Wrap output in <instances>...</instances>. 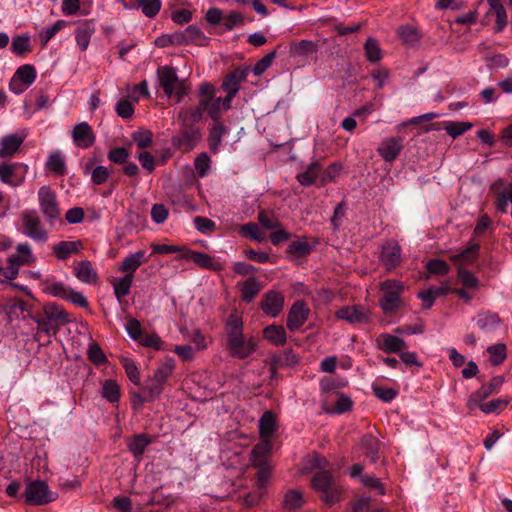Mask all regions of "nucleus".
I'll list each match as a JSON object with an SVG mask.
<instances>
[{
	"instance_id": "obj_1",
	"label": "nucleus",
	"mask_w": 512,
	"mask_h": 512,
	"mask_svg": "<svg viewBox=\"0 0 512 512\" xmlns=\"http://www.w3.org/2000/svg\"><path fill=\"white\" fill-rule=\"evenodd\" d=\"M243 326L242 318L236 313L228 316L224 326L226 349L232 358L239 360L250 357L257 348L255 338L243 333Z\"/></svg>"
},
{
	"instance_id": "obj_2",
	"label": "nucleus",
	"mask_w": 512,
	"mask_h": 512,
	"mask_svg": "<svg viewBox=\"0 0 512 512\" xmlns=\"http://www.w3.org/2000/svg\"><path fill=\"white\" fill-rule=\"evenodd\" d=\"M29 317L46 335H56L60 325L70 321L68 314L56 303H47L41 310L32 311Z\"/></svg>"
},
{
	"instance_id": "obj_3",
	"label": "nucleus",
	"mask_w": 512,
	"mask_h": 512,
	"mask_svg": "<svg viewBox=\"0 0 512 512\" xmlns=\"http://www.w3.org/2000/svg\"><path fill=\"white\" fill-rule=\"evenodd\" d=\"M311 485L320 493V499L326 505L332 506L342 499V486L328 470L317 471L311 479Z\"/></svg>"
},
{
	"instance_id": "obj_4",
	"label": "nucleus",
	"mask_w": 512,
	"mask_h": 512,
	"mask_svg": "<svg viewBox=\"0 0 512 512\" xmlns=\"http://www.w3.org/2000/svg\"><path fill=\"white\" fill-rule=\"evenodd\" d=\"M380 289L383 293L380 298V306L384 312H394L401 304V294L403 292V284L395 279H388L381 283Z\"/></svg>"
},
{
	"instance_id": "obj_5",
	"label": "nucleus",
	"mask_w": 512,
	"mask_h": 512,
	"mask_svg": "<svg viewBox=\"0 0 512 512\" xmlns=\"http://www.w3.org/2000/svg\"><path fill=\"white\" fill-rule=\"evenodd\" d=\"M21 229L25 236L36 242L44 243L48 239V232L34 210L23 213Z\"/></svg>"
},
{
	"instance_id": "obj_6",
	"label": "nucleus",
	"mask_w": 512,
	"mask_h": 512,
	"mask_svg": "<svg viewBox=\"0 0 512 512\" xmlns=\"http://www.w3.org/2000/svg\"><path fill=\"white\" fill-rule=\"evenodd\" d=\"M40 210L48 221L53 224L60 217V208L56 193L49 186H42L38 190Z\"/></svg>"
},
{
	"instance_id": "obj_7",
	"label": "nucleus",
	"mask_w": 512,
	"mask_h": 512,
	"mask_svg": "<svg viewBox=\"0 0 512 512\" xmlns=\"http://www.w3.org/2000/svg\"><path fill=\"white\" fill-rule=\"evenodd\" d=\"M249 71V67H239L234 69L224 78L222 89L227 92V95L224 98V104L226 108H231L232 100L238 93L241 83L247 78Z\"/></svg>"
},
{
	"instance_id": "obj_8",
	"label": "nucleus",
	"mask_w": 512,
	"mask_h": 512,
	"mask_svg": "<svg viewBox=\"0 0 512 512\" xmlns=\"http://www.w3.org/2000/svg\"><path fill=\"white\" fill-rule=\"evenodd\" d=\"M36 75L37 73L33 65L24 64L20 66L10 80V90L17 95L23 93L34 83Z\"/></svg>"
},
{
	"instance_id": "obj_9",
	"label": "nucleus",
	"mask_w": 512,
	"mask_h": 512,
	"mask_svg": "<svg viewBox=\"0 0 512 512\" xmlns=\"http://www.w3.org/2000/svg\"><path fill=\"white\" fill-rule=\"evenodd\" d=\"M25 501L31 505H44L54 500L53 494L49 491L44 481L36 480L29 482L25 489Z\"/></svg>"
},
{
	"instance_id": "obj_10",
	"label": "nucleus",
	"mask_w": 512,
	"mask_h": 512,
	"mask_svg": "<svg viewBox=\"0 0 512 512\" xmlns=\"http://www.w3.org/2000/svg\"><path fill=\"white\" fill-rule=\"evenodd\" d=\"M28 166L23 163L0 164V181L12 187L20 186L26 177Z\"/></svg>"
},
{
	"instance_id": "obj_11",
	"label": "nucleus",
	"mask_w": 512,
	"mask_h": 512,
	"mask_svg": "<svg viewBox=\"0 0 512 512\" xmlns=\"http://www.w3.org/2000/svg\"><path fill=\"white\" fill-rule=\"evenodd\" d=\"M504 383L502 376H494L488 384H483L478 390L474 391L468 398L467 407L470 410L476 409L483 400L491 394L496 393Z\"/></svg>"
},
{
	"instance_id": "obj_12",
	"label": "nucleus",
	"mask_w": 512,
	"mask_h": 512,
	"mask_svg": "<svg viewBox=\"0 0 512 512\" xmlns=\"http://www.w3.org/2000/svg\"><path fill=\"white\" fill-rule=\"evenodd\" d=\"M381 264L387 271L396 269L401 263V247L395 240H388L382 245L379 256Z\"/></svg>"
},
{
	"instance_id": "obj_13",
	"label": "nucleus",
	"mask_w": 512,
	"mask_h": 512,
	"mask_svg": "<svg viewBox=\"0 0 512 512\" xmlns=\"http://www.w3.org/2000/svg\"><path fill=\"white\" fill-rule=\"evenodd\" d=\"M309 314L310 309L304 300L295 301L287 315V328L290 331L299 330L308 320Z\"/></svg>"
},
{
	"instance_id": "obj_14",
	"label": "nucleus",
	"mask_w": 512,
	"mask_h": 512,
	"mask_svg": "<svg viewBox=\"0 0 512 512\" xmlns=\"http://www.w3.org/2000/svg\"><path fill=\"white\" fill-rule=\"evenodd\" d=\"M201 139V132L198 128L185 127L183 131L173 137L174 147L183 152L192 150Z\"/></svg>"
},
{
	"instance_id": "obj_15",
	"label": "nucleus",
	"mask_w": 512,
	"mask_h": 512,
	"mask_svg": "<svg viewBox=\"0 0 512 512\" xmlns=\"http://www.w3.org/2000/svg\"><path fill=\"white\" fill-rule=\"evenodd\" d=\"M72 139L77 147L87 149L93 146L96 136L92 127L87 122H81L74 126Z\"/></svg>"
},
{
	"instance_id": "obj_16",
	"label": "nucleus",
	"mask_w": 512,
	"mask_h": 512,
	"mask_svg": "<svg viewBox=\"0 0 512 512\" xmlns=\"http://www.w3.org/2000/svg\"><path fill=\"white\" fill-rule=\"evenodd\" d=\"M158 82L164 93L171 97L174 95L179 78L176 70L171 66H162L157 69Z\"/></svg>"
},
{
	"instance_id": "obj_17",
	"label": "nucleus",
	"mask_w": 512,
	"mask_h": 512,
	"mask_svg": "<svg viewBox=\"0 0 512 512\" xmlns=\"http://www.w3.org/2000/svg\"><path fill=\"white\" fill-rule=\"evenodd\" d=\"M283 306L284 296L274 290L266 292L260 303V307L263 312L270 317L278 316L282 311Z\"/></svg>"
},
{
	"instance_id": "obj_18",
	"label": "nucleus",
	"mask_w": 512,
	"mask_h": 512,
	"mask_svg": "<svg viewBox=\"0 0 512 512\" xmlns=\"http://www.w3.org/2000/svg\"><path fill=\"white\" fill-rule=\"evenodd\" d=\"M206 40L202 30L196 25L188 26L184 31L173 34L172 42L179 45L195 43L202 45Z\"/></svg>"
},
{
	"instance_id": "obj_19",
	"label": "nucleus",
	"mask_w": 512,
	"mask_h": 512,
	"mask_svg": "<svg viewBox=\"0 0 512 512\" xmlns=\"http://www.w3.org/2000/svg\"><path fill=\"white\" fill-rule=\"evenodd\" d=\"M402 149L403 139L391 137L380 143L377 152L386 162H392L399 156Z\"/></svg>"
},
{
	"instance_id": "obj_20",
	"label": "nucleus",
	"mask_w": 512,
	"mask_h": 512,
	"mask_svg": "<svg viewBox=\"0 0 512 512\" xmlns=\"http://www.w3.org/2000/svg\"><path fill=\"white\" fill-rule=\"evenodd\" d=\"M335 316L337 319L350 324L362 323L368 320L367 310L358 305L342 307L336 312Z\"/></svg>"
},
{
	"instance_id": "obj_21",
	"label": "nucleus",
	"mask_w": 512,
	"mask_h": 512,
	"mask_svg": "<svg viewBox=\"0 0 512 512\" xmlns=\"http://www.w3.org/2000/svg\"><path fill=\"white\" fill-rule=\"evenodd\" d=\"M272 449L271 440H261L256 444L250 456V461L253 467H262L270 465V452Z\"/></svg>"
},
{
	"instance_id": "obj_22",
	"label": "nucleus",
	"mask_w": 512,
	"mask_h": 512,
	"mask_svg": "<svg viewBox=\"0 0 512 512\" xmlns=\"http://www.w3.org/2000/svg\"><path fill=\"white\" fill-rule=\"evenodd\" d=\"M34 261L31 247L28 243H21L16 248V253L8 258L9 266L18 272L19 266L29 265Z\"/></svg>"
},
{
	"instance_id": "obj_23",
	"label": "nucleus",
	"mask_w": 512,
	"mask_h": 512,
	"mask_svg": "<svg viewBox=\"0 0 512 512\" xmlns=\"http://www.w3.org/2000/svg\"><path fill=\"white\" fill-rule=\"evenodd\" d=\"M146 252L144 250L136 251L126 256L118 267L119 272H123L124 275H130L134 277V273L137 269L146 262Z\"/></svg>"
},
{
	"instance_id": "obj_24",
	"label": "nucleus",
	"mask_w": 512,
	"mask_h": 512,
	"mask_svg": "<svg viewBox=\"0 0 512 512\" xmlns=\"http://www.w3.org/2000/svg\"><path fill=\"white\" fill-rule=\"evenodd\" d=\"M503 182L501 179L497 180L491 185V191L496 194L495 196V205L498 211L501 213L507 212L508 202H510V195L512 193V183H510L507 187L500 190Z\"/></svg>"
},
{
	"instance_id": "obj_25",
	"label": "nucleus",
	"mask_w": 512,
	"mask_h": 512,
	"mask_svg": "<svg viewBox=\"0 0 512 512\" xmlns=\"http://www.w3.org/2000/svg\"><path fill=\"white\" fill-rule=\"evenodd\" d=\"M378 347L385 353H399L407 348L406 342L394 335L381 334L378 339Z\"/></svg>"
},
{
	"instance_id": "obj_26",
	"label": "nucleus",
	"mask_w": 512,
	"mask_h": 512,
	"mask_svg": "<svg viewBox=\"0 0 512 512\" xmlns=\"http://www.w3.org/2000/svg\"><path fill=\"white\" fill-rule=\"evenodd\" d=\"M229 129L220 121H216L209 128L208 146L212 153L217 154L220 151V145L223 136L228 134Z\"/></svg>"
},
{
	"instance_id": "obj_27",
	"label": "nucleus",
	"mask_w": 512,
	"mask_h": 512,
	"mask_svg": "<svg viewBox=\"0 0 512 512\" xmlns=\"http://www.w3.org/2000/svg\"><path fill=\"white\" fill-rule=\"evenodd\" d=\"M74 274L79 281L86 284H94L98 278L96 270L88 260L76 262L74 264Z\"/></svg>"
},
{
	"instance_id": "obj_28",
	"label": "nucleus",
	"mask_w": 512,
	"mask_h": 512,
	"mask_svg": "<svg viewBox=\"0 0 512 512\" xmlns=\"http://www.w3.org/2000/svg\"><path fill=\"white\" fill-rule=\"evenodd\" d=\"M204 113L205 103L199 101L196 107L182 109L178 118L182 121L184 127H192V125L202 120Z\"/></svg>"
},
{
	"instance_id": "obj_29",
	"label": "nucleus",
	"mask_w": 512,
	"mask_h": 512,
	"mask_svg": "<svg viewBox=\"0 0 512 512\" xmlns=\"http://www.w3.org/2000/svg\"><path fill=\"white\" fill-rule=\"evenodd\" d=\"M82 248L81 241H60L55 243L52 246V251L54 255L59 260H65L69 258L71 255H74L79 252Z\"/></svg>"
},
{
	"instance_id": "obj_30",
	"label": "nucleus",
	"mask_w": 512,
	"mask_h": 512,
	"mask_svg": "<svg viewBox=\"0 0 512 512\" xmlns=\"http://www.w3.org/2000/svg\"><path fill=\"white\" fill-rule=\"evenodd\" d=\"M277 429L276 416L272 411H266L259 420V433L262 440H270Z\"/></svg>"
},
{
	"instance_id": "obj_31",
	"label": "nucleus",
	"mask_w": 512,
	"mask_h": 512,
	"mask_svg": "<svg viewBox=\"0 0 512 512\" xmlns=\"http://www.w3.org/2000/svg\"><path fill=\"white\" fill-rule=\"evenodd\" d=\"M23 143V138L17 134L5 136L0 143V157L5 158L15 154Z\"/></svg>"
},
{
	"instance_id": "obj_32",
	"label": "nucleus",
	"mask_w": 512,
	"mask_h": 512,
	"mask_svg": "<svg viewBox=\"0 0 512 512\" xmlns=\"http://www.w3.org/2000/svg\"><path fill=\"white\" fill-rule=\"evenodd\" d=\"M322 166L319 162L313 161L309 164L307 169L297 174V181L303 186L312 185L315 180L321 176Z\"/></svg>"
},
{
	"instance_id": "obj_33",
	"label": "nucleus",
	"mask_w": 512,
	"mask_h": 512,
	"mask_svg": "<svg viewBox=\"0 0 512 512\" xmlns=\"http://www.w3.org/2000/svg\"><path fill=\"white\" fill-rule=\"evenodd\" d=\"M200 102L205 103V112L209 115V117L214 121H219L221 117L222 110L227 111L230 108H226L224 104V98L221 97H213L206 100H199Z\"/></svg>"
},
{
	"instance_id": "obj_34",
	"label": "nucleus",
	"mask_w": 512,
	"mask_h": 512,
	"mask_svg": "<svg viewBox=\"0 0 512 512\" xmlns=\"http://www.w3.org/2000/svg\"><path fill=\"white\" fill-rule=\"evenodd\" d=\"M134 278L130 275H124L123 277L115 278L112 282L113 291L116 299L119 303L122 302L123 298L130 293Z\"/></svg>"
},
{
	"instance_id": "obj_35",
	"label": "nucleus",
	"mask_w": 512,
	"mask_h": 512,
	"mask_svg": "<svg viewBox=\"0 0 512 512\" xmlns=\"http://www.w3.org/2000/svg\"><path fill=\"white\" fill-rule=\"evenodd\" d=\"M263 336L274 345L280 346L286 343V332L281 325H268L263 330Z\"/></svg>"
},
{
	"instance_id": "obj_36",
	"label": "nucleus",
	"mask_w": 512,
	"mask_h": 512,
	"mask_svg": "<svg viewBox=\"0 0 512 512\" xmlns=\"http://www.w3.org/2000/svg\"><path fill=\"white\" fill-rule=\"evenodd\" d=\"M480 246L477 243H472L461 252L453 254L451 260L456 264H470L477 259Z\"/></svg>"
},
{
	"instance_id": "obj_37",
	"label": "nucleus",
	"mask_w": 512,
	"mask_h": 512,
	"mask_svg": "<svg viewBox=\"0 0 512 512\" xmlns=\"http://www.w3.org/2000/svg\"><path fill=\"white\" fill-rule=\"evenodd\" d=\"M476 324L479 329L489 332L498 327L500 324V318L496 313L486 311L477 315Z\"/></svg>"
},
{
	"instance_id": "obj_38",
	"label": "nucleus",
	"mask_w": 512,
	"mask_h": 512,
	"mask_svg": "<svg viewBox=\"0 0 512 512\" xmlns=\"http://www.w3.org/2000/svg\"><path fill=\"white\" fill-rule=\"evenodd\" d=\"M174 369L175 360L171 357H167L159 363L152 378L157 380L158 383L165 384L169 377L173 374Z\"/></svg>"
},
{
	"instance_id": "obj_39",
	"label": "nucleus",
	"mask_w": 512,
	"mask_h": 512,
	"mask_svg": "<svg viewBox=\"0 0 512 512\" xmlns=\"http://www.w3.org/2000/svg\"><path fill=\"white\" fill-rule=\"evenodd\" d=\"M10 49L16 56H25L32 50L30 36L23 34L13 37Z\"/></svg>"
},
{
	"instance_id": "obj_40",
	"label": "nucleus",
	"mask_w": 512,
	"mask_h": 512,
	"mask_svg": "<svg viewBox=\"0 0 512 512\" xmlns=\"http://www.w3.org/2000/svg\"><path fill=\"white\" fill-rule=\"evenodd\" d=\"M150 443L151 441L146 434H137L128 442V449L139 461Z\"/></svg>"
},
{
	"instance_id": "obj_41",
	"label": "nucleus",
	"mask_w": 512,
	"mask_h": 512,
	"mask_svg": "<svg viewBox=\"0 0 512 512\" xmlns=\"http://www.w3.org/2000/svg\"><path fill=\"white\" fill-rule=\"evenodd\" d=\"M164 390V384L158 383L155 379H150L143 387V398L141 403L152 402L160 397Z\"/></svg>"
},
{
	"instance_id": "obj_42",
	"label": "nucleus",
	"mask_w": 512,
	"mask_h": 512,
	"mask_svg": "<svg viewBox=\"0 0 512 512\" xmlns=\"http://www.w3.org/2000/svg\"><path fill=\"white\" fill-rule=\"evenodd\" d=\"M240 290L242 300L249 303L258 295L261 285L256 278L250 277L242 284Z\"/></svg>"
},
{
	"instance_id": "obj_43",
	"label": "nucleus",
	"mask_w": 512,
	"mask_h": 512,
	"mask_svg": "<svg viewBox=\"0 0 512 512\" xmlns=\"http://www.w3.org/2000/svg\"><path fill=\"white\" fill-rule=\"evenodd\" d=\"M379 441L372 434H366L361 438V446L364 449L365 455L376 462L378 459Z\"/></svg>"
},
{
	"instance_id": "obj_44",
	"label": "nucleus",
	"mask_w": 512,
	"mask_h": 512,
	"mask_svg": "<svg viewBox=\"0 0 512 512\" xmlns=\"http://www.w3.org/2000/svg\"><path fill=\"white\" fill-rule=\"evenodd\" d=\"M47 168L55 174L62 176L66 174L65 158L60 151L53 152L46 162Z\"/></svg>"
},
{
	"instance_id": "obj_45",
	"label": "nucleus",
	"mask_w": 512,
	"mask_h": 512,
	"mask_svg": "<svg viewBox=\"0 0 512 512\" xmlns=\"http://www.w3.org/2000/svg\"><path fill=\"white\" fill-rule=\"evenodd\" d=\"M313 250V246L305 239H296L292 241L287 248V252L297 257H304Z\"/></svg>"
},
{
	"instance_id": "obj_46",
	"label": "nucleus",
	"mask_w": 512,
	"mask_h": 512,
	"mask_svg": "<svg viewBox=\"0 0 512 512\" xmlns=\"http://www.w3.org/2000/svg\"><path fill=\"white\" fill-rule=\"evenodd\" d=\"M194 263L200 268L209 269L212 271H220L223 269V266L220 262L215 261L208 254L196 251Z\"/></svg>"
},
{
	"instance_id": "obj_47",
	"label": "nucleus",
	"mask_w": 512,
	"mask_h": 512,
	"mask_svg": "<svg viewBox=\"0 0 512 512\" xmlns=\"http://www.w3.org/2000/svg\"><path fill=\"white\" fill-rule=\"evenodd\" d=\"M304 504L303 495L297 490H290L284 495L283 506L288 511H294Z\"/></svg>"
},
{
	"instance_id": "obj_48",
	"label": "nucleus",
	"mask_w": 512,
	"mask_h": 512,
	"mask_svg": "<svg viewBox=\"0 0 512 512\" xmlns=\"http://www.w3.org/2000/svg\"><path fill=\"white\" fill-rule=\"evenodd\" d=\"M132 140L136 143L140 149H145L151 146L153 141V133L145 128H139L132 132Z\"/></svg>"
},
{
	"instance_id": "obj_49",
	"label": "nucleus",
	"mask_w": 512,
	"mask_h": 512,
	"mask_svg": "<svg viewBox=\"0 0 512 512\" xmlns=\"http://www.w3.org/2000/svg\"><path fill=\"white\" fill-rule=\"evenodd\" d=\"M102 396L110 403H116L120 399V388L114 380H105L102 386Z\"/></svg>"
},
{
	"instance_id": "obj_50",
	"label": "nucleus",
	"mask_w": 512,
	"mask_h": 512,
	"mask_svg": "<svg viewBox=\"0 0 512 512\" xmlns=\"http://www.w3.org/2000/svg\"><path fill=\"white\" fill-rule=\"evenodd\" d=\"M258 221L265 229L272 230L281 227V223L277 216L271 212L262 210L258 213Z\"/></svg>"
},
{
	"instance_id": "obj_51",
	"label": "nucleus",
	"mask_w": 512,
	"mask_h": 512,
	"mask_svg": "<svg viewBox=\"0 0 512 512\" xmlns=\"http://www.w3.org/2000/svg\"><path fill=\"white\" fill-rule=\"evenodd\" d=\"M137 6L141 8L143 14L152 18L158 14L161 9L160 0H135Z\"/></svg>"
},
{
	"instance_id": "obj_52",
	"label": "nucleus",
	"mask_w": 512,
	"mask_h": 512,
	"mask_svg": "<svg viewBox=\"0 0 512 512\" xmlns=\"http://www.w3.org/2000/svg\"><path fill=\"white\" fill-rule=\"evenodd\" d=\"M342 164L339 162H334L330 164L322 173L320 176V183L321 185H325L327 183L333 182L342 171Z\"/></svg>"
},
{
	"instance_id": "obj_53",
	"label": "nucleus",
	"mask_w": 512,
	"mask_h": 512,
	"mask_svg": "<svg viewBox=\"0 0 512 512\" xmlns=\"http://www.w3.org/2000/svg\"><path fill=\"white\" fill-rule=\"evenodd\" d=\"M65 26L64 20H58L53 25L44 28L39 34L42 44L46 45Z\"/></svg>"
},
{
	"instance_id": "obj_54",
	"label": "nucleus",
	"mask_w": 512,
	"mask_h": 512,
	"mask_svg": "<svg viewBox=\"0 0 512 512\" xmlns=\"http://www.w3.org/2000/svg\"><path fill=\"white\" fill-rule=\"evenodd\" d=\"M366 57L370 62H377L382 58L381 49L376 40L368 38L364 45Z\"/></svg>"
},
{
	"instance_id": "obj_55",
	"label": "nucleus",
	"mask_w": 512,
	"mask_h": 512,
	"mask_svg": "<svg viewBox=\"0 0 512 512\" xmlns=\"http://www.w3.org/2000/svg\"><path fill=\"white\" fill-rule=\"evenodd\" d=\"M472 127V124L470 122H446L445 123V130L448 135H450L452 138H456L466 131H468Z\"/></svg>"
},
{
	"instance_id": "obj_56",
	"label": "nucleus",
	"mask_w": 512,
	"mask_h": 512,
	"mask_svg": "<svg viewBox=\"0 0 512 512\" xmlns=\"http://www.w3.org/2000/svg\"><path fill=\"white\" fill-rule=\"evenodd\" d=\"M457 278L461 284L466 288L476 289L479 287L478 278L470 271L459 268L457 272Z\"/></svg>"
},
{
	"instance_id": "obj_57",
	"label": "nucleus",
	"mask_w": 512,
	"mask_h": 512,
	"mask_svg": "<svg viewBox=\"0 0 512 512\" xmlns=\"http://www.w3.org/2000/svg\"><path fill=\"white\" fill-rule=\"evenodd\" d=\"M211 159L205 152L199 154L194 161V166L198 177L203 178L210 169Z\"/></svg>"
},
{
	"instance_id": "obj_58",
	"label": "nucleus",
	"mask_w": 512,
	"mask_h": 512,
	"mask_svg": "<svg viewBox=\"0 0 512 512\" xmlns=\"http://www.w3.org/2000/svg\"><path fill=\"white\" fill-rule=\"evenodd\" d=\"M121 363L129 380L135 385H140V373L135 362L129 358H123Z\"/></svg>"
},
{
	"instance_id": "obj_59",
	"label": "nucleus",
	"mask_w": 512,
	"mask_h": 512,
	"mask_svg": "<svg viewBox=\"0 0 512 512\" xmlns=\"http://www.w3.org/2000/svg\"><path fill=\"white\" fill-rule=\"evenodd\" d=\"M68 289L69 287L62 282L51 281L46 283L44 291L54 297L65 299Z\"/></svg>"
},
{
	"instance_id": "obj_60",
	"label": "nucleus",
	"mask_w": 512,
	"mask_h": 512,
	"mask_svg": "<svg viewBox=\"0 0 512 512\" xmlns=\"http://www.w3.org/2000/svg\"><path fill=\"white\" fill-rule=\"evenodd\" d=\"M130 152L125 147H115L108 152V159L115 164H124L128 160Z\"/></svg>"
},
{
	"instance_id": "obj_61",
	"label": "nucleus",
	"mask_w": 512,
	"mask_h": 512,
	"mask_svg": "<svg viewBox=\"0 0 512 512\" xmlns=\"http://www.w3.org/2000/svg\"><path fill=\"white\" fill-rule=\"evenodd\" d=\"M87 354L88 359L95 365H101L107 362V357L105 356L101 347L96 343H92L89 345Z\"/></svg>"
},
{
	"instance_id": "obj_62",
	"label": "nucleus",
	"mask_w": 512,
	"mask_h": 512,
	"mask_svg": "<svg viewBox=\"0 0 512 512\" xmlns=\"http://www.w3.org/2000/svg\"><path fill=\"white\" fill-rule=\"evenodd\" d=\"M488 353L490 354V361L493 365L501 364L506 358V347L504 344H496L488 347Z\"/></svg>"
},
{
	"instance_id": "obj_63",
	"label": "nucleus",
	"mask_w": 512,
	"mask_h": 512,
	"mask_svg": "<svg viewBox=\"0 0 512 512\" xmlns=\"http://www.w3.org/2000/svg\"><path fill=\"white\" fill-rule=\"evenodd\" d=\"M240 233L243 237L251 238L255 241L262 242L264 235L260 232L259 227L255 223H247L241 227Z\"/></svg>"
},
{
	"instance_id": "obj_64",
	"label": "nucleus",
	"mask_w": 512,
	"mask_h": 512,
	"mask_svg": "<svg viewBox=\"0 0 512 512\" xmlns=\"http://www.w3.org/2000/svg\"><path fill=\"white\" fill-rule=\"evenodd\" d=\"M194 226L203 234H209L216 230V223L213 220L202 216L194 218Z\"/></svg>"
}]
</instances>
